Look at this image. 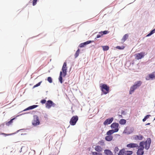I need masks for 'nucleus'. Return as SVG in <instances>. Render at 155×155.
<instances>
[{
	"label": "nucleus",
	"instance_id": "f257e3e1",
	"mask_svg": "<svg viewBox=\"0 0 155 155\" xmlns=\"http://www.w3.org/2000/svg\"><path fill=\"white\" fill-rule=\"evenodd\" d=\"M151 143V140L150 138L148 139L146 142H142L140 143V146L143 147H144V146H145V148L146 150H148L149 148Z\"/></svg>",
	"mask_w": 155,
	"mask_h": 155
},
{
	"label": "nucleus",
	"instance_id": "f03ea898",
	"mask_svg": "<svg viewBox=\"0 0 155 155\" xmlns=\"http://www.w3.org/2000/svg\"><path fill=\"white\" fill-rule=\"evenodd\" d=\"M102 91L104 94H106L109 92V87L106 84H103L101 86Z\"/></svg>",
	"mask_w": 155,
	"mask_h": 155
},
{
	"label": "nucleus",
	"instance_id": "7ed1b4c3",
	"mask_svg": "<svg viewBox=\"0 0 155 155\" xmlns=\"http://www.w3.org/2000/svg\"><path fill=\"white\" fill-rule=\"evenodd\" d=\"M40 124L39 118L37 115L33 116V119L32 121V124L33 126H36L39 125Z\"/></svg>",
	"mask_w": 155,
	"mask_h": 155
},
{
	"label": "nucleus",
	"instance_id": "20e7f679",
	"mask_svg": "<svg viewBox=\"0 0 155 155\" xmlns=\"http://www.w3.org/2000/svg\"><path fill=\"white\" fill-rule=\"evenodd\" d=\"M78 117L77 116H74L72 117L69 122L70 124L71 125H75L78 120Z\"/></svg>",
	"mask_w": 155,
	"mask_h": 155
},
{
	"label": "nucleus",
	"instance_id": "39448f33",
	"mask_svg": "<svg viewBox=\"0 0 155 155\" xmlns=\"http://www.w3.org/2000/svg\"><path fill=\"white\" fill-rule=\"evenodd\" d=\"M146 54L144 52H141L140 53L136 54H135V58L137 60L141 59L143 58L144 56Z\"/></svg>",
	"mask_w": 155,
	"mask_h": 155
},
{
	"label": "nucleus",
	"instance_id": "423d86ee",
	"mask_svg": "<svg viewBox=\"0 0 155 155\" xmlns=\"http://www.w3.org/2000/svg\"><path fill=\"white\" fill-rule=\"evenodd\" d=\"M55 104L53 101L51 100H48L45 104L46 107L47 108L49 109L51 107H54Z\"/></svg>",
	"mask_w": 155,
	"mask_h": 155
},
{
	"label": "nucleus",
	"instance_id": "0eeeda50",
	"mask_svg": "<svg viewBox=\"0 0 155 155\" xmlns=\"http://www.w3.org/2000/svg\"><path fill=\"white\" fill-rule=\"evenodd\" d=\"M67 63L66 62H64L62 68V72L63 77H65L67 74Z\"/></svg>",
	"mask_w": 155,
	"mask_h": 155
},
{
	"label": "nucleus",
	"instance_id": "6e6552de",
	"mask_svg": "<svg viewBox=\"0 0 155 155\" xmlns=\"http://www.w3.org/2000/svg\"><path fill=\"white\" fill-rule=\"evenodd\" d=\"M113 117L108 118L106 119L104 122V125H108L111 124L113 120Z\"/></svg>",
	"mask_w": 155,
	"mask_h": 155
},
{
	"label": "nucleus",
	"instance_id": "1a4fd4ad",
	"mask_svg": "<svg viewBox=\"0 0 155 155\" xmlns=\"http://www.w3.org/2000/svg\"><path fill=\"white\" fill-rule=\"evenodd\" d=\"M143 138V136L141 134H139L138 135H135L133 137L134 139L136 140H141Z\"/></svg>",
	"mask_w": 155,
	"mask_h": 155
},
{
	"label": "nucleus",
	"instance_id": "9d476101",
	"mask_svg": "<svg viewBox=\"0 0 155 155\" xmlns=\"http://www.w3.org/2000/svg\"><path fill=\"white\" fill-rule=\"evenodd\" d=\"M144 148V147L140 146V148L138 149L137 151V153L138 155H143L144 153V151H143Z\"/></svg>",
	"mask_w": 155,
	"mask_h": 155
},
{
	"label": "nucleus",
	"instance_id": "9b49d317",
	"mask_svg": "<svg viewBox=\"0 0 155 155\" xmlns=\"http://www.w3.org/2000/svg\"><path fill=\"white\" fill-rule=\"evenodd\" d=\"M93 41H88L85 42L81 43L80 44L79 46L80 48H82L84 47L86 45L90 43L91 42H93Z\"/></svg>",
	"mask_w": 155,
	"mask_h": 155
},
{
	"label": "nucleus",
	"instance_id": "f8f14e48",
	"mask_svg": "<svg viewBox=\"0 0 155 155\" xmlns=\"http://www.w3.org/2000/svg\"><path fill=\"white\" fill-rule=\"evenodd\" d=\"M119 124L118 123H114L112 124L111 125V127L112 128L114 129V130H117V131L118 130V127Z\"/></svg>",
	"mask_w": 155,
	"mask_h": 155
},
{
	"label": "nucleus",
	"instance_id": "ddd939ff",
	"mask_svg": "<svg viewBox=\"0 0 155 155\" xmlns=\"http://www.w3.org/2000/svg\"><path fill=\"white\" fill-rule=\"evenodd\" d=\"M127 146L129 148H135L137 147L138 145L135 143H130L127 144Z\"/></svg>",
	"mask_w": 155,
	"mask_h": 155
},
{
	"label": "nucleus",
	"instance_id": "4468645a",
	"mask_svg": "<svg viewBox=\"0 0 155 155\" xmlns=\"http://www.w3.org/2000/svg\"><path fill=\"white\" fill-rule=\"evenodd\" d=\"M142 82L140 81H138L136 82L135 84L133 85L137 89L142 84Z\"/></svg>",
	"mask_w": 155,
	"mask_h": 155
},
{
	"label": "nucleus",
	"instance_id": "2eb2a0df",
	"mask_svg": "<svg viewBox=\"0 0 155 155\" xmlns=\"http://www.w3.org/2000/svg\"><path fill=\"white\" fill-rule=\"evenodd\" d=\"M117 132V130H111L108 131L107 133V135H111L115 132Z\"/></svg>",
	"mask_w": 155,
	"mask_h": 155
},
{
	"label": "nucleus",
	"instance_id": "dca6fc26",
	"mask_svg": "<svg viewBox=\"0 0 155 155\" xmlns=\"http://www.w3.org/2000/svg\"><path fill=\"white\" fill-rule=\"evenodd\" d=\"M95 150L97 152H101L102 151V148L99 146H96L94 148Z\"/></svg>",
	"mask_w": 155,
	"mask_h": 155
},
{
	"label": "nucleus",
	"instance_id": "f3484780",
	"mask_svg": "<svg viewBox=\"0 0 155 155\" xmlns=\"http://www.w3.org/2000/svg\"><path fill=\"white\" fill-rule=\"evenodd\" d=\"M38 106L37 105H33L32 106H31L29 107H28L25 109V110H24V111L27 110H31L36 108Z\"/></svg>",
	"mask_w": 155,
	"mask_h": 155
},
{
	"label": "nucleus",
	"instance_id": "a211bd4d",
	"mask_svg": "<svg viewBox=\"0 0 155 155\" xmlns=\"http://www.w3.org/2000/svg\"><path fill=\"white\" fill-rule=\"evenodd\" d=\"M128 37V34H125L121 40V42L124 43L127 39Z\"/></svg>",
	"mask_w": 155,
	"mask_h": 155
},
{
	"label": "nucleus",
	"instance_id": "6ab92c4d",
	"mask_svg": "<svg viewBox=\"0 0 155 155\" xmlns=\"http://www.w3.org/2000/svg\"><path fill=\"white\" fill-rule=\"evenodd\" d=\"M105 154L106 155H113L112 152L109 150H105L104 151Z\"/></svg>",
	"mask_w": 155,
	"mask_h": 155
},
{
	"label": "nucleus",
	"instance_id": "aec40b11",
	"mask_svg": "<svg viewBox=\"0 0 155 155\" xmlns=\"http://www.w3.org/2000/svg\"><path fill=\"white\" fill-rule=\"evenodd\" d=\"M63 76L62 72V71H61L60 73V75L59 78V81L62 84L63 83V79L62 77Z\"/></svg>",
	"mask_w": 155,
	"mask_h": 155
},
{
	"label": "nucleus",
	"instance_id": "412c9836",
	"mask_svg": "<svg viewBox=\"0 0 155 155\" xmlns=\"http://www.w3.org/2000/svg\"><path fill=\"white\" fill-rule=\"evenodd\" d=\"M113 137L111 135H108L105 137V139L106 140L110 141L112 140Z\"/></svg>",
	"mask_w": 155,
	"mask_h": 155
},
{
	"label": "nucleus",
	"instance_id": "4be33fe9",
	"mask_svg": "<svg viewBox=\"0 0 155 155\" xmlns=\"http://www.w3.org/2000/svg\"><path fill=\"white\" fill-rule=\"evenodd\" d=\"M23 130V129H20V130H17L16 132H15V133H13L9 134H5V133H2L1 134H2V135H4L5 136H7L11 135H12L14 134H16V133H18L20 130Z\"/></svg>",
	"mask_w": 155,
	"mask_h": 155
},
{
	"label": "nucleus",
	"instance_id": "5701e85b",
	"mask_svg": "<svg viewBox=\"0 0 155 155\" xmlns=\"http://www.w3.org/2000/svg\"><path fill=\"white\" fill-rule=\"evenodd\" d=\"M136 89V88L133 85L131 87L129 91L130 94H132Z\"/></svg>",
	"mask_w": 155,
	"mask_h": 155
},
{
	"label": "nucleus",
	"instance_id": "b1692460",
	"mask_svg": "<svg viewBox=\"0 0 155 155\" xmlns=\"http://www.w3.org/2000/svg\"><path fill=\"white\" fill-rule=\"evenodd\" d=\"M15 118H12V119H11L9 121H8V122H7L6 123V125L7 126H9L10 125L12 124L13 122V120L15 119Z\"/></svg>",
	"mask_w": 155,
	"mask_h": 155
},
{
	"label": "nucleus",
	"instance_id": "393cba45",
	"mask_svg": "<svg viewBox=\"0 0 155 155\" xmlns=\"http://www.w3.org/2000/svg\"><path fill=\"white\" fill-rule=\"evenodd\" d=\"M118 155H125V149H123L120 150Z\"/></svg>",
	"mask_w": 155,
	"mask_h": 155
},
{
	"label": "nucleus",
	"instance_id": "a878e982",
	"mask_svg": "<svg viewBox=\"0 0 155 155\" xmlns=\"http://www.w3.org/2000/svg\"><path fill=\"white\" fill-rule=\"evenodd\" d=\"M133 153L132 151H126L125 150V155H131Z\"/></svg>",
	"mask_w": 155,
	"mask_h": 155
},
{
	"label": "nucleus",
	"instance_id": "bb28decb",
	"mask_svg": "<svg viewBox=\"0 0 155 155\" xmlns=\"http://www.w3.org/2000/svg\"><path fill=\"white\" fill-rule=\"evenodd\" d=\"M92 153L93 155H102L101 152H92Z\"/></svg>",
	"mask_w": 155,
	"mask_h": 155
},
{
	"label": "nucleus",
	"instance_id": "cd10ccee",
	"mask_svg": "<svg viewBox=\"0 0 155 155\" xmlns=\"http://www.w3.org/2000/svg\"><path fill=\"white\" fill-rule=\"evenodd\" d=\"M126 121L125 120L122 119H121L119 121V123L121 125L125 124L126 123Z\"/></svg>",
	"mask_w": 155,
	"mask_h": 155
},
{
	"label": "nucleus",
	"instance_id": "c85d7f7f",
	"mask_svg": "<svg viewBox=\"0 0 155 155\" xmlns=\"http://www.w3.org/2000/svg\"><path fill=\"white\" fill-rule=\"evenodd\" d=\"M154 72H153L152 74H149V78L147 80H149L150 79H152L155 78V75L154 74Z\"/></svg>",
	"mask_w": 155,
	"mask_h": 155
},
{
	"label": "nucleus",
	"instance_id": "c756f323",
	"mask_svg": "<svg viewBox=\"0 0 155 155\" xmlns=\"http://www.w3.org/2000/svg\"><path fill=\"white\" fill-rule=\"evenodd\" d=\"M102 47L103 50L104 51H107L109 49V47L107 46H102Z\"/></svg>",
	"mask_w": 155,
	"mask_h": 155
},
{
	"label": "nucleus",
	"instance_id": "7c9ffc66",
	"mask_svg": "<svg viewBox=\"0 0 155 155\" xmlns=\"http://www.w3.org/2000/svg\"><path fill=\"white\" fill-rule=\"evenodd\" d=\"M150 115H147L146 116H145L144 118L143 119V122L145 121L147 119L149 118V117L150 116Z\"/></svg>",
	"mask_w": 155,
	"mask_h": 155
},
{
	"label": "nucleus",
	"instance_id": "2f4dec72",
	"mask_svg": "<svg viewBox=\"0 0 155 155\" xmlns=\"http://www.w3.org/2000/svg\"><path fill=\"white\" fill-rule=\"evenodd\" d=\"M80 50L79 49H78V50L76 51L75 54V58H76L77 57L79 54V53H80Z\"/></svg>",
	"mask_w": 155,
	"mask_h": 155
},
{
	"label": "nucleus",
	"instance_id": "473e14b6",
	"mask_svg": "<svg viewBox=\"0 0 155 155\" xmlns=\"http://www.w3.org/2000/svg\"><path fill=\"white\" fill-rule=\"evenodd\" d=\"M124 48L125 47L124 46H122L121 47L118 46L116 47V48L120 50H123L124 49Z\"/></svg>",
	"mask_w": 155,
	"mask_h": 155
},
{
	"label": "nucleus",
	"instance_id": "72a5a7b5",
	"mask_svg": "<svg viewBox=\"0 0 155 155\" xmlns=\"http://www.w3.org/2000/svg\"><path fill=\"white\" fill-rule=\"evenodd\" d=\"M154 32H155V29H154L153 30H152L147 35V36H149L151 35L152 34H153Z\"/></svg>",
	"mask_w": 155,
	"mask_h": 155
},
{
	"label": "nucleus",
	"instance_id": "f704fd0d",
	"mask_svg": "<svg viewBox=\"0 0 155 155\" xmlns=\"http://www.w3.org/2000/svg\"><path fill=\"white\" fill-rule=\"evenodd\" d=\"M109 32L107 31H101L99 32V33H101L103 35H104L107 34Z\"/></svg>",
	"mask_w": 155,
	"mask_h": 155
},
{
	"label": "nucleus",
	"instance_id": "c9c22d12",
	"mask_svg": "<svg viewBox=\"0 0 155 155\" xmlns=\"http://www.w3.org/2000/svg\"><path fill=\"white\" fill-rule=\"evenodd\" d=\"M119 149L117 147H116L114 149V152L116 153L118 151Z\"/></svg>",
	"mask_w": 155,
	"mask_h": 155
},
{
	"label": "nucleus",
	"instance_id": "e433bc0d",
	"mask_svg": "<svg viewBox=\"0 0 155 155\" xmlns=\"http://www.w3.org/2000/svg\"><path fill=\"white\" fill-rule=\"evenodd\" d=\"M42 82V81H41L39 83H38V84H36L33 87V88H34L36 87H37L39 86H40L41 84V83Z\"/></svg>",
	"mask_w": 155,
	"mask_h": 155
},
{
	"label": "nucleus",
	"instance_id": "4c0bfd02",
	"mask_svg": "<svg viewBox=\"0 0 155 155\" xmlns=\"http://www.w3.org/2000/svg\"><path fill=\"white\" fill-rule=\"evenodd\" d=\"M98 143L101 145H104V141L103 140H101L99 141Z\"/></svg>",
	"mask_w": 155,
	"mask_h": 155
},
{
	"label": "nucleus",
	"instance_id": "58836bf2",
	"mask_svg": "<svg viewBox=\"0 0 155 155\" xmlns=\"http://www.w3.org/2000/svg\"><path fill=\"white\" fill-rule=\"evenodd\" d=\"M47 80L50 83H51L52 82V78L51 77H48L47 78Z\"/></svg>",
	"mask_w": 155,
	"mask_h": 155
},
{
	"label": "nucleus",
	"instance_id": "ea45409f",
	"mask_svg": "<svg viewBox=\"0 0 155 155\" xmlns=\"http://www.w3.org/2000/svg\"><path fill=\"white\" fill-rule=\"evenodd\" d=\"M38 0H33V5L34 6L36 4Z\"/></svg>",
	"mask_w": 155,
	"mask_h": 155
},
{
	"label": "nucleus",
	"instance_id": "a19ab883",
	"mask_svg": "<svg viewBox=\"0 0 155 155\" xmlns=\"http://www.w3.org/2000/svg\"><path fill=\"white\" fill-rule=\"evenodd\" d=\"M130 131L129 132V134H130L134 132V129L133 128H130Z\"/></svg>",
	"mask_w": 155,
	"mask_h": 155
},
{
	"label": "nucleus",
	"instance_id": "79ce46f5",
	"mask_svg": "<svg viewBox=\"0 0 155 155\" xmlns=\"http://www.w3.org/2000/svg\"><path fill=\"white\" fill-rule=\"evenodd\" d=\"M99 34L97 35L96 38H98L101 37L102 36V35L101 33H99Z\"/></svg>",
	"mask_w": 155,
	"mask_h": 155
},
{
	"label": "nucleus",
	"instance_id": "37998d69",
	"mask_svg": "<svg viewBox=\"0 0 155 155\" xmlns=\"http://www.w3.org/2000/svg\"><path fill=\"white\" fill-rule=\"evenodd\" d=\"M46 102V101L45 99H43L42 100H41V103L42 104H45Z\"/></svg>",
	"mask_w": 155,
	"mask_h": 155
},
{
	"label": "nucleus",
	"instance_id": "c03bdc74",
	"mask_svg": "<svg viewBox=\"0 0 155 155\" xmlns=\"http://www.w3.org/2000/svg\"><path fill=\"white\" fill-rule=\"evenodd\" d=\"M150 124V123H148L146 124V125H149Z\"/></svg>",
	"mask_w": 155,
	"mask_h": 155
},
{
	"label": "nucleus",
	"instance_id": "a18cd8bd",
	"mask_svg": "<svg viewBox=\"0 0 155 155\" xmlns=\"http://www.w3.org/2000/svg\"><path fill=\"white\" fill-rule=\"evenodd\" d=\"M25 134H21V135H25Z\"/></svg>",
	"mask_w": 155,
	"mask_h": 155
},
{
	"label": "nucleus",
	"instance_id": "49530a36",
	"mask_svg": "<svg viewBox=\"0 0 155 155\" xmlns=\"http://www.w3.org/2000/svg\"><path fill=\"white\" fill-rule=\"evenodd\" d=\"M155 120V117L154 118V120Z\"/></svg>",
	"mask_w": 155,
	"mask_h": 155
}]
</instances>
